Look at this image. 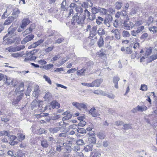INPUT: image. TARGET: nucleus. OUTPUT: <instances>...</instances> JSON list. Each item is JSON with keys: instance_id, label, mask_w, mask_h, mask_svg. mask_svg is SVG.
<instances>
[{"instance_id": "obj_1", "label": "nucleus", "mask_w": 157, "mask_h": 157, "mask_svg": "<svg viewBox=\"0 0 157 157\" xmlns=\"http://www.w3.org/2000/svg\"><path fill=\"white\" fill-rule=\"evenodd\" d=\"M85 19L82 15H80L78 16V13H76L72 17L71 24L73 25H75L76 23H77L78 25H81L83 24Z\"/></svg>"}, {"instance_id": "obj_2", "label": "nucleus", "mask_w": 157, "mask_h": 157, "mask_svg": "<svg viewBox=\"0 0 157 157\" xmlns=\"http://www.w3.org/2000/svg\"><path fill=\"white\" fill-rule=\"evenodd\" d=\"M129 19L128 17L127 20L124 22L123 25V28L126 30H130L134 27V24L132 22L129 21Z\"/></svg>"}, {"instance_id": "obj_3", "label": "nucleus", "mask_w": 157, "mask_h": 157, "mask_svg": "<svg viewBox=\"0 0 157 157\" xmlns=\"http://www.w3.org/2000/svg\"><path fill=\"white\" fill-rule=\"evenodd\" d=\"M34 51H31L26 53V57L24 59V61L27 62L28 61L34 60L36 59V57L33 56L34 53Z\"/></svg>"}, {"instance_id": "obj_4", "label": "nucleus", "mask_w": 157, "mask_h": 157, "mask_svg": "<svg viewBox=\"0 0 157 157\" xmlns=\"http://www.w3.org/2000/svg\"><path fill=\"white\" fill-rule=\"evenodd\" d=\"M15 27H13L11 26L8 29V33L6 35L5 37L9 36L12 37V36L15 35V31L16 30Z\"/></svg>"}, {"instance_id": "obj_5", "label": "nucleus", "mask_w": 157, "mask_h": 157, "mask_svg": "<svg viewBox=\"0 0 157 157\" xmlns=\"http://www.w3.org/2000/svg\"><path fill=\"white\" fill-rule=\"evenodd\" d=\"M93 63L92 61H90L87 62L86 64V66L87 67L86 69H84L82 72H88L90 69L93 67Z\"/></svg>"}, {"instance_id": "obj_6", "label": "nucleus", "mask_w": 157, "mask_h": 157, "mask_svg": "<svg viewBox=\"0 0 157 157\" xmlns=\"http://www.w3.org/2000/svg\"><path fill=\"white\" fill-rule=\"evenodd\" d=\"M103 81V80L101 78L95 79L91 83V87L94 86L96 87H99Z\"/></svg>"}, {"instance_id": "obj_7", "label": "nucleus", "mask_w": 157, "mask_h": 157, "mask_svg": "<svg viewBox=\"0 0 157 157\" xmlns=\"http://www.w3.org/2000/svg\"><path fill=\"white\" fill-rule=\"evenodd\" d=\"M43 103V101H37L36 100H35L32 102V104L33 106L35 104V105H34L35 106H38L39 107L40 109L41 108L43 109H44V107L43 106L44 105H42Z\"/></svg>"}, {"instance_id": "obj_8", "label": "nucleus", "mask_w": 157, "mask_h": 157, "mask_svg": "<svg viewBox=\"0 0 157 157\" xmlns=\"http://www.w3.org/2000/svg\"><path fill=\"white\" fill-rule=\"evenodd\" d=\"M68 1L66 0H63L61 4L62 10L63 11H67L68 8Z\"/></svg>"}, {"instance_id": "obj_9", "label": "nucleus", "mask_w": 157, "mask_h": 157, "mask_svg": "<svg viewBox=\"0 0 157 157\" xmlns=\"http://www.w3.org/2000/svg\"><path fill=\"white\" fill-rule=\"evenodd\" d=\"M34 36L33 35H30L26 36L21 41V44H24L27 42L32 40L34 38Z\"/></svg>"}, {"instance_id": "obj_10", "label": "nucleus", "mask_w": 157, "mask_h": 157, "mask_svg": "<svg viewBox=\"0 0 157 157\" xmlns=\"http://www.w3.org/2000/svg\"><path fill=\"white\" fill-rule=\"evenodd\" d=\"M30 22V21L28 19H24L22 22L20 27L21 29H24Z\"/></svg>"}, {"instance_id": "obj_11", "label": "nucleus", "mask_w": 157, "mask_h": 157, "mask_svg": "<svg viewBox=\"0 0 157 157\" xmlns=\"http://www.w3.org/2000/svg\"><path fill=\"white\" fill-rule=\"evenodd\" d=\"M97 27L96 26L94 25L92 28L90 32V36H95L97 33Z\"/></svg>"}, {"instance_id": "obj_12", "label": "nucleus", "mask_w": 157, "mask_h": 157, "mask_svg": "<svg viewBox=\"0 0 157 157\" xmlns=\"http://www.w3.org/2000/svg\"><path fill=\"white\" fill-rule=\"evenodd\" d=\"M127 16V13L125 11L123 10L121 12H118L115 15V17L117 18H119L121 17Z\"/></svg>"}, {"instance_id": "obj_13", "label": "nucleus", "mask_w": 157, "mask_h": 157, "mask_svg": "<svg viewBox=\"0 0 157 157\" xmlns=\"http://www.w3.org/2000/svg\"><path fill=\"white\" fill-rule=\"evenodd\" d=\"M120 80V78L117 76H115L113 78V82L114 84V87L116 88H118V82Z\"/></svg>"}, {"instance_id": "obj_14", "label": "nucleus", "mask_w": 157, "mask_h": 157, "mask_svg": "<svg viewBox=\"0 0 157 157\" xmlns=\"http://www.w3.org/2000/svg\"><path fill=\"white\" fill-rule=\"evenodd\" d=\"M89 113L94 117H95L97 116H99L100 115L98 113L96 112V109L94 108H92L90 110Z\"/></svg>"}, {"instance_id": "obj_15", "label": "nucleus", "mask_w": 157, "mask_h": 157, "mask_svg": "<svg viewBox=\"0 0 157 157\" xmlns=\"http://www.w3.org/2000/svg\"><path fill=\"white\" fill-rule=\"evenodd\" d=\"M88 141L90 143L94 144L96 142V139L94 135H90L88 138Z\"/></svg>"}, {"instance_id": "obj_16", "label": "nucleus", "mask_w": 157, "mask_h": 157, "mask_svg": "<svg viewBox=\"0 0 157 157\" xmlns=\"http://www.w3.org/2000/svg\"><path fill=\"white\" fill-rule=\"evenodd\" d=\"M19 13L20 11L18 9V8H16L14 9L12 15L16 19L18 17Z\"/></svg>"}, {"instance_id": "obj_17", "label": "nucleus", "mask_w": 157, "mask_h": 157, "mask_svg": "<svg viewBox=\"0 0 157 157\" xmlns=\"http://www.w3.org/2000/svg\"><path fill=\"white\" fill-rule=\"evenodd\" d=\"M33 28L31 27H30L29 29H27L25 30L24 32L22 33L23 36H25L27 34L30 33L33 31Z\"/></svg>"}, {"instance_id": "obj_18", "label": "nucleus", "mask_w": 157, "mask_h": 157, "mask_svg": "<svg viewBox=\"0 0 157 157\" xmlns=\"http://www.w3.org/2000/svg\"><path fill=\"white\" fill-rule=\"evenodd\" d=\"M61 128L60 127H56L54 128H51L49 129V131L51 133L54 134L57 132Z\"/></svg>"}, {"instance_id": "obj_19", "label": "nucleus", "mask_w": 157, "mask_h": 157, "mask_svg": "<svg viewBox=\"0 0 157 157\" xmlns=\"http://www.w3.org/2000/svg\"><path fill=\"white\" fill-rule=\"evenodd\" d=\"M53 67L54 66L53 64H49L42 67L41 66L40 67L43 69H44L46 70H48L51 68H53Z\"/></svg>"}, {"instance_id": "obj_20", "label": "nucleus", "mask_w": 157, "mask_h": 157, "mask_svg": "<svg viewBox=\"0 0 157 157\" xmlns=\"http://www.w3.org/2000/svg\"><path fill=\"white\" fill-rule=\"evenodd\" d=\"M91 12L93 14L95 15L97 13L99 12V7H93L91 8Z\"/></svg>"}, {"instance_id": "obj_21", "label": "nucleus", "mask_w": 157, "mask_h": 157, "mask_svg": "<svg viewBox=\"0 0 157 157\" xmlns=\"http://www.w3.org/2000/svg\"><path fill=\"white\" fill-rule=\"evenodd\" d=\"M43 41L44 40H38L37 42L32 44L31 46L32 48H35L43 43Z\"/></svg>"}, {"instance_id": "obj_22", "label": "nucleus", "mask_w": 157, "mask_h": 157, "mask_svg": "<svg viewBox=\"0 0 157 157\" xmlns=\"http://www.w3.org/2000/svg\"><path fill=\"white\" fill-rule=\"evenodd\" d=\"M87 20L89 21H92L96 18V16L94 14L91 13L90 15L87 17Z\"/></svg>"}, {"instance_id": "obj_23", "label": "nucleus", "mask_w": 157, "mask_h": 157, "mask_svg": "<svg viewBox=\"0 0 157 157\" xmlns=\"http://www.w3.org/2000/svg\"><path fill=\"white\" fill-rule=\"evenodd\" d=\"M5 78L6 79V81L5 82L6 84L9 85L11 83V84L12 83H14V82H13V80L12 79L10 78H8L6 76H5Z\"/></svg>"}, {"instance_id": "obj_24", "label": "nucleus", "mask_w": 157, "mask_h": 157, "mask_svg": "<svg viewBox=\"0 0 157 157\" xmlns=\"http://www.w3.org/2000/svg\"><path fill=\"white\" fill-rule=\"evenodd\" d=\"M41 144L42 146L44 148H47L49 145L47 141L45 139L41 141Z\"/></svg>"}, {"instance_id": "obj_25", "label": "nucleus", "mask_w": 157, "mask_h": 157, "mask_svg": "<svg viewBox=\"0 0 157 157\" xmlns=\"http://www.w3.org/2000/svg\"><path fill=\"white\" fill-rule=\"evenodd\" d=\"M103 96H105L107 97L110 98L114 99L115 98V96L112 93H109L108 94L106 93L104 91Z\"/></svg>"}, {"instance_id": "obj_26", "label": "nucleus", "mask_w": 157, "mask_h": 157, "mask_svg": "<svg viewBox=\"0 0 157 157\" xmlns=\"http://www.w3.org/2000/svg\"><path fill=\"white\" fill-rule=\"evenodd\" d=\"M138 111L142 112L144 111H146L147 109V108L145 106L138 105L137 106Z\"/></svg>"}, {"instance_id": "obj_27", "label": "nucleus", "mask_w": 157, "mask_h": 157, "mask_svg": "<svg viewBox=\"0 0 157 157\" xmlns=\"http://www.w3.org/2000/svg\"><path fill=\"white\" fill-rule=\"evenodd\" d=\"M10 135V133L9 131L3 130L0 132V136H9Z\"/></svg>"}, {"instance_id": "obj_28", "label": "nucleus", "mask_w": 157, "mask_h": 157, "mask_svg": "<svg viewBox=\"0 0 157 157\" xmlns=\"http://www.w3.org/2000/svg\"><path fill=\"white\" fill-rule=\"evenodd\" d=\"M75 11L77 13H80V14L83 12V10L82 7L79 6H78L76 8H75Z\"/></svg>"}, {"instance_id": "obj_29", "label": "nucleus", "mask_w": 157, "mask_h": 157, "mask_svg": "<svg viewBox=\"0 0 157 157\" xmlns=\"http://www.w3.org/2000/svg\"><path fill=\"white\" fill-rule=\"evenodd\" d=\"M92 145H87L84 147V150L86 152H88L92 151Z\"/></svg>"}, {"instance_id": "obj_30", "label": "nucleus", "mask_w": 157, "mask_h": 157, "mask_svg": "<svg viewBox=\"0 0 157 157\" xmlns=\"http://www.w3.org/2000/svg\"><path fill=\"white\" fill-rule=\"evenodd\" d=\"M92 154H93L92 157H99L101 155V154L96 150H94L92 152Z\"/></svg>"}, {"instance_id": "obj_31", "label": "nucleus", "mask_w": 157, "mask_h": 157, "mask_svg": "<svg viewBox=\"0 0 157 157\" xmlns=\"http://www.w3.org/2000/svg\"><path fill=\"white\" fill-rule=\"evenodd\" d=\"M103 21L104 19L103 18L100 17H98L96 19V22L97 24L100 25L102 24Z\"/></svg>"}, {"instance_id": "obj_32", "label": "nucleus", "mask_w": 157, "mask_h": 157, "mask_svg": "<svg viewBox=\"0 0 157 157\" xmlns=\"http://www.w3.org/2000/svg\"><path fill=\"white\" fill-rule=\"evenodd\" d=\"M104 42L103 38L102 36H101L98 43V46L100 47L103 46L104 44Z\"/></svg>"}, {"instance_id": "obj_33", "label": "nucleus", "mask_w": 157, "mask_h": 157, "mask_svg": "<svg viewBox=\"0 0 157 157\" xmlns=\"http://www.w3.org/2000/svg\"><path fill=\"white\" fill-rule=\"evenodd\" d=\"M105 30L101 28L98 29L97 32L98 35L101 36L105 34Z\"/></svg>"}, {"instance_id": "obj_34", "label": "nucleus", "mask_w": 157, "mask_h": 157, "mask_svg": "<svg viewBox=\"0 0 157 157\" xmlns=\"http://www.w3.org/2000/svg\"><path fill=\"white\" fill-rule=\"evenodd\" d=\"M91 13L87 9H85L84 11V14L82 16L84 17L85 19L86 17L88 16L89 15H90Z\"/></svg>"}, {"instance_id": "obj_35", "label": "nucleus", "mask_w": 157, "mask_h": 157, "mask_svg": "<svg viewBox=\"0 0 157 157\" xmlns=\"http://www.w3.org/2000/svg\"><path fill=\"white\" fill-rule=\"evenodd\" d=\"M122 5V2H117L115 4V8L117 10L120 9Z\"/></svg>"}, {"instance_id": "obj_36", "label": "nucleus", "mask_w": 157, "mask_h": 157, "mask_svg": "<svg viewBox=\"0 0 157 157\" xmlns=\"http://www.w3.org/2000/svg\"><path fill=\"white\" fill-rule=\"evenodd\" d=\"M99 12L102 13L103 15H105L106 14L107 10L106 9L104 8H101L99 7Z\"/></svg>"}, {"instance_id": "obj_37", "label": "nucleus", "mask_w": 157, "mask_h": 157, "mask_svg": "<svg viewBox=\"0 0 157 157\" xmlns=\"http://www.w3.org/2000/svg\"><path fill=\"white\" fill-rule=\"evenodd\" d=\"M52 108L53 109L56 108L58 109L60 107V105L57 102H53L52 103Z\"/></svg>"}, {"instance_id": "obj_38", "label": "nucleus", "mask_w": 157, "mask_h": 157, "mask_svg": "<svg viewBox=\"0 0 157 157\" xmlns=\"http://www.w3.org/2000/svg\"><path fill=\"white\" fill-rule=\"evenodd\" d=\"M157 59V55H153L149 57L148 63L150 62Z\"/></svg>"}, {"instance_id": "obj_39", "label": "nucleus", "mask_w": 157, "mask_h": 157, "mask_svg": "<svg viewBox=\"0 0 157 157\" xmlns=\"http://www.w3.org/2000/svg\"><path fill=\"white\" fill-rule=\"evenodd\" d=\"M6 49L8 50L10 52H16L15 47H13L12 46H11L7 48Z\"/></svg>"}, {"instance_id": "obj_40", "label": "nucleus", "mask_w": 157, "mask_h": 157, "mask_svg": "<svg viewBox=\"0 0 157 157\" xmlns=\"http://www.w3.org/2000/svg\"><path fill=\"white\" fill-rule=\"evenodd\" d=\"M63 151L64 152L66 153H71V146L63 148Z\"/></svg>"}, {"instance_id": "obj_41", "label": "nucleus", "mask_w": 157, "mask_h": 157, "mask_svg": "<svg viewBox=\"0 0 157 157\" xmlns=\"http://www.w3.org/2000/svg\"><path fill=\"white\" fill-rule=\"evenodd\" d=\"M76 130L78 132L81 134L85 133L86 132V129L82 128H78Z\"/></svg>"}, {"instance_id": "obj_42", "label": "nucleus", "mask_w": 157, "mask_h": 157, "mask_svg": "<svg viewBox=\"0 0 157 157\" xmlns=\"http://www.w3.org/2000/svg\"><path fill=\"white\" fill-rule=\"evenodd\" d=\"M86 108V104L83 103H79V107L78 108V109H85Z\"/></svg>"}, {"instance_id": "obj_43", "label": "nucleus", "mask_w": 157, "mask_h": 157, "mask_svg": "<svg viewBox=\"0 0 157 157\" xmlns=\"http://www.w3.org/2000/svg\"><path fill=\"white\" fill-rule=\"evenodd\" d=\"M103 92L104 91L101 90H95L93 92V93L94 94L101 95H103Z\"/></svg>"}, {"instance_id": "obj_44", "label": "nucleus", "mask_w": 157, "mask_h": 157, "mask_svg": "<svg viewBox=\"0 0 157 157\" xmlns=\"http://www.w3.org/2000/svg\"><path fill=\"white\" fill-rule=\"evenodd\" d=\"M97 136L98 137L101 139H104L105 137V134L104 133L101 132L98 133L97 134Z\"/></svg>"}, {"instance_id": "obj_45", "label": "nucleus", "mask_w": 157, "mask_h": 157, "mask_svg": "<svg viewBox=\"0 0 157 157\" xmlns=\"http://www.w3.org/2000/svg\"><path fill=\"white\" fill-rule=\"evenodd\" d=\"M43 78L45 79V81L47 82L49 84H52V82L50 78L48 76L45 75H44L43 77Z\"/></svg>"}, {"instance_id": "obj_46", "label": "nucleus", "mask_w": 157, "mask_h": 157, "mask_svg": "<svg viewBox=\"0 0 157 157\" xmlns=\"http://www.w3.org/2000/svg\"><path fill=\"white\" fill-rule=\"evenodd\" d=\"M152 52V50L151 49L147 48L145 52V56L147 57L149 56Z\"/></svg>"}, {"instance_id": "obj_47", "label": "nucleus", "mask_w": 157, "mask_h": 157, "mask_svg": "<svg viewBox=\"0 0 157 157\" xmlns=\"http://www.w3.org/2000/svg\"><path fill=\"white\" fill-rule=\"evenodd\" d=\"M132 128V127L131 124H124L123 129L125 130H128Z\"/></svg>"}, {"instance_id": "obj_48", "label": "nucleus", "mask_w": 157, "mask_h": 157, "mask_svg": "<svg viewBox=\"0 0 157 157\" xmlns=\"http://www.w3.org/2000/svg\"><path fill=\"white\" fill-rule=\"evenodd\" d=\"M122 35L124 37H127L130 36V34L129 32L128 31L125 30L123 31Z\"/></svg>"}, {"instance_id": "obj_49", "label": "nucleus", "mask_w": 157, "mask_h": 157, "mask_svg": "<svg viewBox=\"0 0 157 157\" xmlns=\"http://www.w3.org/2000/svg\"><path fill=\"white\" fill-rule=\"evenodd\" d=\"M81 6L82 7L84 8L85 9H86L88 8V3L85 2H82L80 3Z\"/></svg>"}, {"instance_id": "obj_50", "label": "nucleus", "mask_w": 157, "mask_h": 157, "mask_svg": "<svg viewBox=\"0 0 157 157\" xmlns=\"http://www.w3.org/2000/svg\"><path fill=\"white\" fill-rule=\"evenodd\" d=\"M23 91V89H21V88L19 86L16 89L15 92L17 95H18L20 93H22V92Z\"/></svg>"}, {"instance_id": "obj_51", "label": "nucleus", "mask_w": 157, "mask_h": 157, "mask_svg": "<svg viewBox=\"0 0 157 157\" xmlns=\"http://www.w3.org/2000/svg\"><path fill=\"white\" fill-rule=\"evenodd\" d=\"M149 30L152 32L153 33H155L157 32V27L155 26H153L152 27H150L149 28Z\"/></svg>"}, {"instance_id": "obj_52", "label": "nucleus", "mask_w": 157, "mask_h": 157, "mask_svg": "<svg viewBox=\"0 0 157 157\" xmlns=\"http://www.w3.org/2000/svg\"><path fill=\"white\" fill-rule=\"evenodd\" d=\"M17 137L21 140H23L25 138L24 135L21 133H18L17 135Z\"/></svg>"}, {"instance_id": "obj_53", "label": "nucleus", "mask_w": 157, "mask_h": 157, "mask_svg": "<svg viewBox=\"0 0 157 157\" xmlns=\"http://www.w3.org/2000/svg\"><path fill=\"white\" fill-rule=\"evenodd\" d=\"M104 23L106 25L107 27H109L110 26V23L109 21H108L107 19H105V20H104Z\"/></svg>"}, {"instance_id": "obj_54", "label": "nucleus", "mask_w": 157, "mask_h": 157, "mask_svg": "<svg viewBox=\"0 0 157 157\" xmlns=\"http://www.w3.org/2000/svg\"><path fill=\"white\" fill-rule=\"evenodd\" d=\"M25 47L24 45H19L15 47L16 52L23 49Z\"/></svg>"}, {"instance_id": "obj_55", "label": "nucleus", "mask_w": 157, "mask_h": 157, "mask_svg": "<svg viewBox=\"0 0 157 157\" xmlns=\"http://www.w3.org/2000/svg\"><path fill=\"white\" fill-rule=\"evenodd\" d=\"M19 94L20 95L17 96L16 100V101L17 102H18L21 100L23 95V93H20Z\"/></svg>"}, {"instance_id": "obj_56", "label": "nucleus", "mask_w": 157, "mask_h": 157, "mask_svg": "<svg viewBox=\"0 0 157 157\" xmlns=\"http://www.w3.org/2000/svg\"><path fill=\"white\" fill-rule=\"evenodd\" d=\"M54 47L53 46L48 47L45 49V51L47 53H48L51 51L53 49Z\"/></svg>"}, {"instance_id": "obj_57", "label": "nucleus", "mask_w": 157, "mask_h": 157, "mask_svg": "<svg viewBox=\"0 0 157 157\" xmlns=\"http://www.w3.org/2000/svg\"><path fill=\"white\" fill-rule=\"evenodd\" d=\"M147 86L146 85L144 84L141 85L140 89L143 91H146L147 90Z\"/></svg>"}, {"instance_id": "obj_58", "label": "nucleus", "mask_w": 157, "mask_h": 157, "mask_svg": "<svg viewBox=\"0 0 157 157\" xmlns=\"http://www.w3.org/2000/svg\"><path fill=\"white\" fill-rule=\"evenodd\" d=\"M64 39L63 38H60L58 39L57 40H56L55 41V43L60 44L62 42L63 40Z\"/></svg>"}, {"instance_id": "obj_59", "label": "nucleus", "mask_w": 157, "mask_h": 157, "mask_svg": "<svg viewBox=\"0 0 157 157\" xmlns=\"http://www.w3.org/2000/svg\"><path fill=\"white\" fill-rule=\"evenodd\" d=\"M84 143L83 140L79 139L77 140L76 143L77 145H82Z\"/></svg>"}, {"instance_id": "obj_60", "label": "nucleus", "mask_w": 157, "mask_h": 157, "mask_svg": "<svg viewBox=\"0 0 157 157\" xmlns=\"http://www.w3.org/2000/svg\"><path fill=\"white\" fill-rule=\"evenodd\" d=\"M144 26H141L138 28L136 30L137 32L139 33L142 31L144 29Z\"/></svg>"}, {"instance_id": "obj_61", "label": "nucleus", "mask_w": 157, "mask_h": 157, "mask_svg": "<svg viewBox=\"0 0 157 157\" xmlns=\"http://www.w3.org/2000/svg\"><path fill=\"white\" fill-rule=\"evenodd\" d=\"M67 136V134L66 132H62L59 134V137L61 138L65 137Z\"/></svg>"}, {"instance_id": "obj_62", "label": "nucleus", "mask_w": 157, "mask_h": 157, "mask_svg": "<svg viewBox=\"0 0 157 157\" xmlns=\"http://www.w3.org/2000/svg\"><path fill=\"white\" fill-rule=\"evenodd\" d=\"M127 53L128 54H131L132 52L131 48L129 47H127L125 49Z\"/></svg>"}, {"instance_id": "obj_63", "label": "nucleus", "mask_w": 157, "mask_h": 157, "mask_svg": "<svg viewBox=\"0 0 157 157\" xmlns=\"http://www.w3.org/2000/svg\"><path fill=\"white\" fill-rule=\"evenodd\" d=\"M59 126H60L62 127H65L67 125V124L64 122L61 121L59 123Z\"/></svg>"}, {"instance_id": "obj_64", "label": "nucleus", "mask_w": 157, "mask_h": 157, "mask_svg": "<svg viewBox=\"0 0 157 157\" xmlns=\"http://www.w3.org/2000/svg\"><path fill=\"white\" fill-rule=\"evenodd\" d=\"M138 33L136 30H133L131 31V34L134 36H136Z\"/></svg>"}]
</instances>
